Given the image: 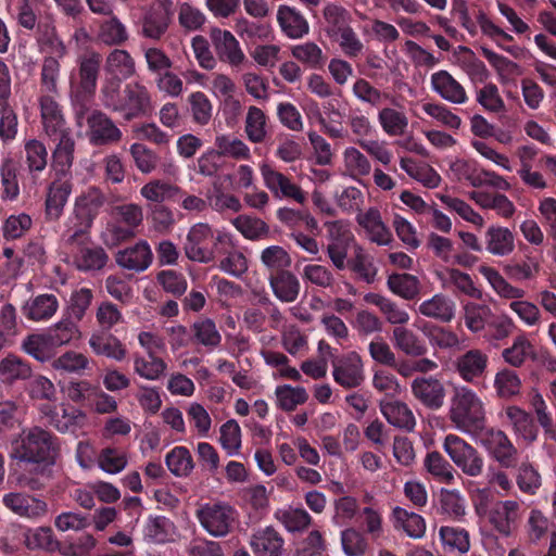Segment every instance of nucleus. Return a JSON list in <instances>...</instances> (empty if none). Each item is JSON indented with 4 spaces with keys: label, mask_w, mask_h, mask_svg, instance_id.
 Returning a JSON list of instances; mask_svg holds the SVG:
<instances>
[{
    "label": "nucleus",
    "mask_w": 556,
    "mask_h": 556,
    "mask_svg": "<svg viewBox=\"0 0 556 556\" xmlns=\"http://www.w3.org/2000/svg\"><path fill=\"white\" fill-rule=\"evenodd\" d=\"M283 544V539L273 527L257 530L250 540L251 548L256 556H281Z\"/></svg>",
    "instance_id": "cd10ccee"
},
{
    "label": "nucleus",
    "mask_w": 556,
    "mask_h": 556,
    "mask_svg": "<svg viewBox=\"0 0 556 556\" xmlns=\"http://www.w3.org/2000/svg\"><path fill=\"white\" fill-rule=\"evenodd\" d=\"M448 419L456 430L471 438L486 425L485 404L473 390L457 387L451 397Z\"/></svg>",
    "instance_id": "f03ea898"
},
{
    "label": "nucleus",
    "mask_w": 556,
    "mask_h": 556,
    "mask_svg": "<svg viewBox=\"0 0 556 556\" xmlns=\"http://www.w3.org/2000/svg\"><path fill=\"white\" fill-rule=\"evenodd\" d=\"M180 192L179 187L162 179H153L143 185L140 194L149 202L162 203L174 199Z\"/></svg>",
    "instance_id": "0e129e2a"
},
{
    "label": "nucleus",
    "mask_w": 556,
    "mask_h": 556,
    "mask_svg": "<svg viewBox=\"0 0 556 556\" xmlns=\"http://www.w3.org/2000/svg\"><path fill=\"white\" fill-rule=\"evenodd\" d=\"M478 270L501 299L509 301V309L516 314L523 325L536 327L541 324L542 313L540 307L535 303L523 299L526 291L522 288L511 285L497 269L491 266L482 265Z\"/></svg>",
    "instance_id": "7ed1b4c3"
},
{
    "label": "nucleus",
    "mask_w": 556,
    "mask_h": 556,
    "mask_svg": "<svg viewBox=\"0 0 556 556\" xmlns=\"http://www.w3.org/2000/svg\"><path fill=\"white\" fill-rule=\"evenodd\" d=\"M431 89L446 102L452 104H465L468 96L464 86L447 71L441 70L430 77Z\"/></svg>",
    "instance_id": "4be33fe9"
},
{
    "label": "nucleus",
    "mask_w": 556,
    "mask_h": 556,
    "mask_svg": "<svg viewBox=\"0 0 556 556\" xmlns=\"http://www.w3.org/2000/svg\"><path fill=\"white\" fill-rule=\"evenodd\" d=\"M211 39L220 61L228 63L232 67H237L244 62L245 55L231 31L213 28L211 30Z\"/></svg>",
    "instance_id": "a211bd4d"
},
{
    "label": "nucleus",
    "mask_w": 556,
    "mask_h": 556,
    "mask_svg": "<svg viewBox=\"0 0 556 556\" xmlns=\"http://www.w3.org/2000/svg\"><path fill=\"white\" fill-rule=\"evenodd\" d=\"M418 313L428 318L450 323L455 317L456 305L450 296L437 293L419 304Z\"/></svg>",
    "instance_id": "473e14b6"
},
{
    "label": "nucleus",
    "mask_w": 556,
    "mask_h": 556,
    "mask_svg": "<svg viewBox=\"0 0 556 556\" xmlns=\"http://www.w3.org/2000/svg\"><path fill=\"white\" fill-rule=\"evenodd\" d=\"M88 137L93 146H105L121 140L122 131L103 112L93 111L87 118Z\"/></svg>",
    "instance_id": "2eb2a0df"
},
{
    "label": "nucleus",
    "mask_w": 556,
    "mask_h": 556,
    "mask_svg": "<svg viewBox=\"0 0 556 556\" xmlns=\"http://www.w3.org/2000/svg\"><path fill=\"white\" fill-rule=\"evenodd\" d=\"M421 331L434 350L458 351L462 349L460 338L456 332L448 328L433 324H426L421 328Z\"/></svg>",
    "instance_id": "37998d69"
},
{
    "label": "nucleus",
    "mask_w": 556,
    "mask_h": 556,
    "mask_svg": "<svg viewBox=\"0 0 556 556\" xmlns=\"http://www.w3.org/2000/svg\"><path fill=\"white\" fill-rule=\"evenodd\" d=\"M31 376L30 365L21 357L10 354L0 361V381L12 384Z\"/></svg>",
    "instance_id": "09e8293b"
},
{
    "label": "nucleus",
    "mask_w": 556,
    "mask_h": 556,
    "mask_svg": "<svg viewBox=\"0 0 556 556\" xmlns=\"http://www.w3.org/2000/svg\"><path fill=\"white\" fill-rule=\"evenodd\" d=\"M101 55L90 52L80 58L78 63L79 86L86 93H93L97 87Z\"/></svg>",
    "instance_id": "49530a36"
},
{
    "label": "nucleus",
    "mask_w": 556,
    "mask_h": 556,
    "mask_svg": "<svg viewBox=\"0 0 556 556\" xmlns=\"http://www.w3.org/2000/svg\"><path fill=\"white\" fill-rule=\"evenodd\" d=\"M45 330L55 350L70 344L80 334L78 326L68 317L62 318Z\"/></svg>",
    "instance_id": "052dcab7"
},
{
    "label": "nucleus",
    "mask_w": 556,
    "mask_h": 556,
    "mask_svg": "<svg viewBox=\"0 0 556 556\" xmlns=\"http://www.w3.org/2000/svg\"><path fill=\"white\" fill-rule=\"evenodd\" d=\"M122 106L121 113L127 119L149 114L153 109V104L148 88L140 81L126 84Z\"/></svg>",
    "instance_id": "4468645a"
},
{
    "label": "nucleus",
    "mask_w": 556,
    "mask_h": 556,
    "mask_svg": "<svg viewBox=\"0 0 556 556\" xmlns=\"http://www.w3.org/2000/svg\"><path fill=\"white\" fill-rule=\"evenodd\" d=\"M442 448L452 463L467 477L477 478L484 469V458L481 453L465 439L457 434H446Z\"/></svg>",
    "instance_id": "423d86ee"
},
{
    "label": "nucleus",
    "mask_w": 556,
    "mask_h": 556,
    "mask_svg": "<svg viewBox=\"0 0 556 556\" xmlns=\"http://www.w3.org/2000/svg\"><path fill=\"white\" fill-rule=\"evenodd\" d=\"M379 408L382 416L393 427L413 431L416 426V418L404 402L396 400H382L379 403Z\"/></svg>",
    "instance_id": "bb28decb"
},
{
    "label": "nucleus",
    "mask_w": 556,
    "mask_h": 556,
    "mask_svg": "<svg viewBox=\"0 0 556 556\" xmlns=\"http://www.w3.org/2000/svg\"><path fill=\"white\" fill-rule=\"evenodd\" d=\"M39 413L46 422L61 433H74L87 425V414L77 407L62 403L42 404Z\"/></svg>",
    "instance_id": "1a4fd4ad"
},
{
    "label": "nucleus",
    "mask_w": 556,
    "mask_h": 556,
    "mask_svg": "<svg viewBox=\"0 0 556 556\" xmlns=\"http://www.w3.org/2000/svg\"><path fill=\"white\" fill-rule=\"evenodd\" d=\"M24 544L30 551L54 553L61 543L50 527L29 528L24 532Z\"/></svg>",
    "instance_id": "79ce46f5"
},
{
    "label": "nucleus",
    "mask_w": 556,
    "mask_h": 556,
    "mask_svg": "<svg viewBox=\"0 0 556 556\" xmlns=\"http://www.w3.org/2000/svg\"><path fill=\"white\" fill-rule=\"evenodd\" d=\"M503 417L518 440L531 444L538 439L539 429L532 416L525 409L509 405L504 408Z\"/></svg>",
    "instance_id": "aec40b11"
},
{
    "label": "nucleus",
    "mask_w": 556,
    "mask_h": 556,
    "mask_svg": "<svg viewBox=\"0 0 556 556\" xmlns=\"http://www.w3.org/2000/svg\"><path fill=\"white\" fill-rule=\"evenodd\" d=\"M291 55L305 67L318 70L325 65L326 58L321 48L312 41L291 47Z\"/></svg>",
    "instance_id": "4d7b16f0"
},
{
    "label": "nucleus",
    "mask_w": 556,
    "mask_h": 556,
    "mask_svg": "<svg viewBox=\"0 0 556 556\" xmlns=\"http://www.w3.org/2000/svg\"><path fill=\"white\" fill-rule=\"evenodd\" d=\"M104 204V195L97 188H89L75 199L73 214L66 223L64 238L74 243L76 239L86 240L87 232Z\"/></svg>",
    "instance_id": "39448f33"
},
{
    "label": "nucleus",
    "mask_w": 556,
    "mask_h": 556,
    "mask_svg": "<svg viewBox=\"0 0 556 556\" xmlns=\"http://www.w3.org/2000/svg\"><path fill=\"white\" fill-rule=\"evenodd\" d=\"M192 340L204 346L207 351H214L220 345L222 334L214 320L203 318L194 321L191 326Z\"/></svg>",
    "instance_id": "de8ad7c7"
},
{
    "label": "nucleus",
    "mask_w": 556,
    "mask_h": 556,
    "mask_svg": "<svg viewBox=\"0 0 556 556\" xmlns=\"http://www.w3.org/2000/svg\"><path fill=\"white\" fill-rule=\"evenodd\" d=\"M2 502L11 511L28 519H39L48 511L45 501L26 493H8L3 496Z\"/></svg>",
    "instance_id": "f3484780"
},
{
    "label": "nucleus",
    "mask_w": 556,
    "mask_h": 556,
    "mask_svg": "<svg viewBox=\"0 0 556 556\" xmlns=\"http://www.w3.org/2000/svg\"><path fill=\"white\" fill-rule=\"evenodd\" d=\"M67 244L73 247L74 263L79 270H98L101 269L106 261L108 256L102 248L91 247L89 244V237L86 240L76 239L74 243L68 242Z\"/></svg>",
    "instance_id": "5701e85b"
},
{
    "label": "nucleus",
    "mask_w": 556,
    "mask_h": 556,
    "mask_svg": "<svg viewBox=\"0 0 556 556\" xmlns=\"http://www.w3.org/2000/svg\"><path fill=\"white\" fill-rule=\"evenodd\" d=\"M21 350L40 363L53 361L56 354L46 330L26 336L21 343Z\"/></svg>",
    "instance_id": "58836bf2"
},
{
    "label": "nucleus",
    "mask_w": 556,
    "mask_h": 556,
    "mask_svg": "<svg viewBox=\"0 0 556 556\" xmlns=\"http://www.w3.org/2000/svg\"><path fill=\"white\" fill-rule=\"evenodd\" d=\"M488 355L478 349H472L456 358L455 368L466 382H473L483 376L488 366Z\"/></svg>",
    "instance_id": "393cba45"
},
{
    "label": "nucleus",
    "mask_w": 556,
    "mask_h": 556,
    "mask_svg": "<svg viewBox=\"0 0 556 556\" xmlns=\"http://www.w3.org/2000/svg\"><path fill=\"white\" fill-rule=\"evenodd\" d=\"M89 346L97 355L122 362L127 354L124 344L112 334L94 332L89 338Z\"/></svg>",
    "instance_id": "c03bdc74"
},
{
    "label": "nucleus",
    "mask_w": 556,
    "mask_h": 556,
    "mask_svg": "<svg viewBox=\"0 0 556 556\" xmlns=\"http://www.w3.org/2000/svg\"><path fill=\"white\" fill-rule=\"evenodd\" d=\"M134 371L142 379L156 381L167 371L166 362L155 355L136 356L134 358Z\"/></svg>",
    "instance_id": "6e6d98bb"
},
{
    "label": "nucleus",
    "mask_w": 556,
    "mask_h": 556,
    "mask_svg": "<svg viewBox=\"0 0 556 556\" xmlns=\"http://www.w3.org/2000/svg\"><path fill=\"white\" fill-rule=\"evenodd\" d=\"M235 248L233 236L226 230H213L207 223H197L188 230L184 251L186 256L193 262L207 264L215 258V250L212 242Z\"/></svg>",
    "instance_id": "20e7f679"
},
{
    "label": "nucleus",
    "mask_w": 556,
    "mask_h": 556,
    "mask_svg": "<svg viewBox=\"0 0 556 556\" xmlns=\"http://www.w3.org/2000/svg\"><path fill=\"white\" fill-rule=\"evenodd\" d=\"M413 395L426 407L439 409L444 404L445 388L434 377H418L412 381Z\"/></svg>",
    "instance_id": "6ab92c4d"
},
{
    "label": "nucleus",
    "mask_w": 556,
    "mask_h": 556,
    "mask_svg": "<svg viewBox=\"0 0 556 556\" xmlns=\"http://www.w3.org/2000/svg\"><path fill=\"white\" fill-rule=\"evenodd\" d=\"M318 114V122L321 129L331 138L338 139L344 136L342 122L345 117V110L337 100H330L323 104V113L318 110V104L314 103Z\"/></svg>",
    "instance_id": "a878e982"
},
{
    "label": "nucleus",
    "mask_w": 556,
    "mask_h": 556,
    "mask_svg": "<svg viewBox=\"0 0 556 556\" xmlns=\"http://www.w3.org/2000/svg\"><path fill=\"white\" fill-rule=\"evenodd\" d=\"M71 193L72 184L68 180L56 179L50 184L46 197L48 219L56 220L61 217Z\"/></svg>",
    "instance_id": "e433bc0d"
},
{
    "label": "nucleus",
    "mask_w": 556,
    "mask_h": 556,
    "mask_svg": "<svg viewBox=\"0 0 556 556\" xmlns=\"http://www.w3.org/2000/svg\"><path fill=\"white\" fill-rule=\"evenodd\" d=\"M58 309V298L51 293H43L29 299L23 307V313L27 319L40 323L51 319Z\"/></svg>",
    "instance_id": "f704fd0d"
},
{
    "label": "nucleus",
    "mask_w": 556,
    "mask_h": 556,
    "mask_svg": "<svg viewBox=\"0 0 556 556\" xmlns=\"http://www.w3.org/2000/svg\"><path fill=\"white\" fill-rule=\"evenodd\" d=\"M53 141H58L53 150L52 157L54 165L61 170L66 172L71 168L74 160L75 141L72 131L64 132L50 137Z\"/></svg>",
    "instance_id": "3c124183"
},
{
    "label": "nucleus",
    "mask_w": 556,
    "mask_h": 556,
    "mask_svg": "<svg viewBox=\"0 0 556 556\" xmlns=\"http://www.w3.org/2000/svg\"><path fill=\"white\" fill-rule=\"evenodd\" d=\"M244 132L253 143H261L267 137V116L257 106H250L244 121Z\"/></svg>",
    "instance_id": "13d9d810"
},
{
    "label": "nucleus",
    "mask_w": 556,
    "mask_h": 556,
    "mask_svg": "<svg viewBox=\"0 0 556 556\" xmlns=\"http://www.w3.org/2000/svg\"><path fill=\"white\" fill-rule=\"evenodd\" d=\"M42 126L48 137L70 130L59 103L50 96L40 98Z\"/></svg>",
    "instance_id": "72a5a7b5"
},
{
    "label": "nucleus",
    "mask_w": 556,
    "mask_h": 556,
    "mask_svg": "<svg viewBox=\"0 0 556 556\" xmlns=\"http://www.w3.org/2000/svg\"><path fill=\"white\" fill-rule=\"evenodd\" d=\"M165 464L176 477H188L194 468L192 455L185 446H176L169 451L165 456Z\"/></svg>",
    "instance_id": "69168bd1"
},
{
    "label": "nucleus",
    "mask_w": 556,
    "mask_h": 556,
    "mask_svg": "<svg viewBox=\"0 0 556 556\" xmlns=\"http://www.w3.org/2000/svg\"><path fill=\"white\" fill-rule=\"evenodd\" d=\"M275 399L278 408L285 412H292L299 405L306 403L308 393L303 387L281 384L275 389Z\"/></svg>",
    "instance_id": "603ef678"
},
{
    "label": "nucleus",
    "mask_w": 556,
    "mask_h": 556,
    "mask_svg": "<svg viewBox=\"0 0 556 556\" xmlns=\"http://www.w3.org/2000/svg\"><path fill=\"white\" fill-rule=\"evenodd\" d=\"M172 8V0H157L142 17L141 36L154 40L160 39L169 26Z\"/></svg>",
    "instance_id": "ddd939ff"
},
{
    "label": "nucleus",
    "mask_w": 556,
    "mask_h": 556,
    "mask_svg": "<svg viewBox=\"0 0 556 556\" xmlns=\"http://www.w3.org/2000/svg\"><path fill=\"white\" fill-rule=\"evenodd\" d=\"M356 222L371 242L378 245H390L392 243V232L382 220L381 213L377 207H369L365 212H359Z\"/></svg>",
    "instance_id": "412c9836"
},
{
    "label": "nucleus",
    "mask_w": 556,
    "mask_h": 556,
    "mask_svg": "<svg viewBox=\"0 0 556 556\" xmlns=\"http://www.w3.org/2000/svg\"><path fill=\"white\" fill-rule=\"evenodd\" d=\"M268 283L273 294L282 303H292L299 298L301 283L290 270L269 274Z\"/></svg>",
    "instance_id": "c85d7f7f"
},
{
    "label": "nucleus",
    "mask_w": 556,
    "mask_h": 556,
    "mask_svg": "<svg viewBox=\"0 0 556 556\" xmlns=\"http://www.w3.org/2000/svg\"><path fill=\"white\" fill-rule=\"evenodd\" d=\"M260 260L269 274L289 270L292 264L290 254L280 245H269L265 248L261 252Z\"/></svg>",
    "instance_id": "e2e57ef3"
},
{
    "label": "nucleus",
    "mask_w": 556,
    "mask_h": 556,
    "mask_svg": "<svg viewBox=\"0 0 556 556\" xmlns=\"http://www.w3.org/2000/svg\"><path fill=\"white\" fill-rule=\"evenodd\" d=\"M471 439L480 444L502 467H516L519 456L518 450L504 431L485 425Z\"/></svg>",
    "instance_id": "0eeeda50"
},
{
    "label": "nucleus",
    "mask_w": 556,
    "mask_h": 556,
    "mask_svg": "<svg viewBox=\"0 0 556 556\" xmlns=\"http://www.w3.org/2000/svg\"><path fill=\"white\" fill-rule=\"evenodd\" d=\"M435 277L445 290L456 289L473 299H481L482 296L481 290L475 286L471 277L459 269L442 267L435 271Z\"/></svg>",
    "instance_id": "b1692460"
},
{
    "label": "nucleus",
    "mask_w": 556,
    "mask_h": 556,
    "mask_svg": "<svg viewBox=\"0 0 556 556\" xmlns=\"http://www.w3.org/2000/svg\"><path fill=\"white\" fill-rule=\"evenodd\" d=\"M485 250L498 257L507 256L515 250V236L507 227L492 225L485 233Z\"/></svg>",
    "instance_id": "c756f323"
},
{
    "label": "nucleus",
    "mask_w": 556,
    "mask_h": 556,
    "mask_svg": "<svg viewBox=\"0 0 556 556\" xmlns=\"http://www.w3.org/2000/svg\"><path fill=\"white\" fill-rule=\"evenodd\" d=\"M89 358L83 353L66 351L58 357L54 356L51 367L56 371L81 375L89 368Z\"/></svg>",
    "instance_id": "338daca9"
},
{
    "label": "nucleus",
    "mask_w": 556,
    "mask_h": 556,
    "mask_svg": "<svg viewBox=\"0 0 556 556\" xmlns=\"http://www.w3.org/2000/svg\"><path fill=\"white\" fill-rule=\"evenodd\" d=\"M342 162L345 174L352 179L369 175L370 161L355 147H348L342 152Z\"/></svg>",
    "instance_id": "5fc2aeb1"
},
{
    "label": "nucleus",
    "mask_w": 556,
    "mask_h": 556,
    "mask_svg": "<svg viewBox=\"0 0 556 556\" xmlns=\"http://www.w3.org/2000/svg\"><path fill=\"white\" fill-rule=\"evenodd\" d=\"M392 518L394 528L404 531L407 536L415 540L424 538L426 521L420 515L396 506L392 510Z\"/></svg>",
    "instance_id": "a19ab883"
},
{
    "label": "nucleus",
    "mask_w": 556,
    "mask_h": 556,
    "mask_svg": "<svg viewBox=\"0 0 556 556\" xmlns=\"http://www.w3.org/2000/svg\"><path fill=\"white\" fill-rule=\"evenodd\" d=\"M457 66L472 83H485L490 73L485 64L467 47H458L455 55Z\"/></svg>",
    "instance_id": "ea45409f"
},
{
    "label": "nucleus",
    "mask_w": 556,
    "mask_h": 556,
    "mask_svg": "<svg viewBox=\"0 0 556 556\" xmlns=\"http://www.w3.org/2000/svg\"><path fill=\"white\" fill-rule=\"evenodd\" d=\"M400 167L425 188L435 189L442 182L440 174L426 162L416 161L412 157H401Z\"/></svg>",
    "instance_id": "7c9ffc66"
},
{
    "label": "nucleus",
    "mask_w": 556,
    "mask_h": 556,
    "mask_svg": "<svg viewBox=\"0 0 556 556\" xmlns=\"http://www.w3.org/2000/svg\"><path fill=\"white\" fill-rule=\"evenodd\" d=\"M442 546L447 552L466 554L470 549L469 534L465 529L443 526L439 530Z\"/></svg>",
    "instance_id": "bf43d9fd"
},
{
    "label": "nucleus",
    "mask_w": 556,
    "mask_h": 556,
    "mask_svg": "<svg viewBox=\"0 0 556 556\" xmlns=\"http://www.w3.org/2000/svg\"><path fill=\"white\" fill-rule=\"evenodd\" d=\"M520 517V504L514 500L498 501L488 511L490 525L505 538L513 534Z\"/></svg>",
    "instance_id": "f8f14e48"
},
{
    "label": "nucleus",
    "mask_w": 556,
    "mask_h": 556,
    "mask_svg": "<svg viewBox=\"0 0 556 556\" xmlns=\"http://www.w3.org/2000/svg\"><path fill=\"white\" fill-rule=\"evenodd\" d=\"M117 265L126 270L142 273L147 270L153 261V253L146 240H139L135 244L119 250L115 255Z\"/></svg>",
    "instance_id": "dca6fc26"
},
{
    "label": "nucleus",
    "mask_w": 556,
    "mask_h": 556,
    "mask_svg": "<svg viewBox=\"0 0 556 556\" xmlns=\"http://www.w3.org/2000/svg\"><path fill=\"white\" fill-rule=\"evenodd\" d=\"M424 467L440 483L451 484L455 480L453 466L437 451L426 455Z\"/></svg>",
    "instance_id": "864d4df0"
},
{
    "label": "nucleus",
    "mask_w": 556,
    "mask_h": 556,
    "mask_svg": "<svg viewBox=\"0 0 556 556\" xmlns=\"http://www.w3.org/2000/svg\"><path fill=\"white\" fill-rule=\"evenodd\" d=\"M260 173L264 186L276 199H292L301 204L305 202L306 197L302 189L290 177L274 168L269 163L262 162Z\"/></svg>",
    "instance_id": "9d476101"
},
{
    "label": "nucleus",
    "mask_w": 556,
    "mask_h": 556,
    "mask_svg": "<svg viewBox=\"0 0 556 556\" xmlns=\"http://www.w3.org/2000/svg\"><path fill=\"white\" fill-rule=\"evenodd\" d=\"M216 151L220 156H227L235 160H249L251 151L249 146L241 139L232 135H217L215 138Z\"/></svg>",
    "instance_id": "680f3d73"
},
{
    "label": "nucleus",
    "mask_w": 556,
    "mask_h": 556,
    "mask_svg": "<svg viewBox=\"0 0 556 556\" xmlns=\"http://www.w3.org/2000/svg\"><path fill=\"white\" fill-rule=\"evenodd\" d=\"M201 527L213 538L228 535L238 519L237 510L225 502H210L195 513Z\"/></svg>",
    "instance_id": "6e6552de"
},
{
    "label": "nucleus",
    "mask_w": 556,
    "mask_h": 556,
    "mask_svg": "<svg viewBox=\"0 0 556 556\" xmlns=\"http://www.w3.org/2000/svg\"><path fill=\"white\" fill-rule=\"evenodd\" d=\"M211 93L222 101L224 109H230L233 113L240 111L241 104L235 98L236 84L226 74L214 73L210 79V86L206 87Z\"/></svg>",
    "instance_id": "4c0bfd02"
},
{
    "label": "nucleus",
    "mask_w": 556,
    "mask_h": 556,
    "mask_svg": "<svg viewBox=\"0 0 556 556\" xmlns=\"http://www.w3.org/2000/svg\"><path fill=\"white\" fill-rule=\"evenodd\" d=\"M277 21L282 33L290 39L303 38L309 31V25L300 11L288 5H280Z\"/></svg>",
    "instance_id": "2f4dec72"
},
{
    "label": "nucleus",
    "mask_w": 556,
    "mask_h": 556,
    "mask_svg": "<svg viewBox=\"0 0 556 556\" xmlns=\"http://www.w3.org/2000/svg\"><path fill=\"white\" fill-rule=\"evenodd\" d=\"M143 538L155 544L173 542L177 538V528L167 517L149 516L143 527Z\"/></svg>",
    "instance_id": "c9c22d12"
},
{
    "label": "nucleus",
    "mask_w": 556,
    "mask_h": 556,
    "mask_svg": "<svg viewBox=\"0 0 556 556\" xmlns=\"http://www.w3.org/2000/svg\"><path fill=\"white\" fill-rule=\"evenodd\" d=\"M98 38L108 46H119L128 40V31L122 21L112 15L100 24Z\"/></svg>",
    "instance_id": "774afa93"
},
{
    "label": "nucleus",
    "mask_w": 556,
    "mask_h": 556,
    "mask_svg": "<svg viewBox=\"0 0 556 556\" xmlns=\"http://www.w3.org/2000/svg\"><path fill=\"white\" fill-rule=\"evenodd\" d=\"M394 346L409 356H421L427 352L425 342L412 330L405 327H395L392 331Z\"/></svg>",
    "instance_id": "8fccbe9b"
},
{
    "label": "nucleus",
    "mask_w": 556,
    "mask_h": 556,
    "mask_svg": "<svg viewBox=\"0 0 556 556\" xmlns=\"http://www.w3.org/2000/svg\"><path fill=\"white\" fill-rule=\"evenodd\" d=\"M104 68L111 77L128 79L136 74V62L128 51L114 49L108 54Z\"/></svg>",
    "instance_id": "a18cd8bd"
},
{
    "label": "nucleus",
    "mask_w": 556,
    "mask_h": 556,
    "mask_svg": "<svg viewBox=\"0 0 556 556\" xmlns=\"http://www.w3.org/2000/svg\"><path fill=\"white\" fill-rule=\"evenodd\" d=\"M332 377L344 389L359 387L365 380L364 364L356 352H349L333 362Z\"/></svg>",
    "instance_id": "9b49d317"
},
{
    "label": "nucleus",
    "mask_w": 556,
    "mask_h": 556,
    "mask_svg": "<svg viewBox=\"0 0 556 556\" xmlns=\"http://www.w3.org/2000/svg\"><path fill=\"white\" fill-rule=\"evenodd\" d=\"M58 452V438L38 426L23 429L10 444V457L28 464L51 466Z\"/></svg>",
    "instance_id": "f257e3e1"
}]
</instances>
